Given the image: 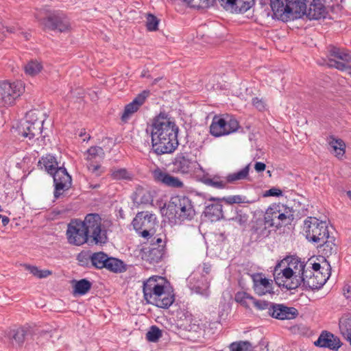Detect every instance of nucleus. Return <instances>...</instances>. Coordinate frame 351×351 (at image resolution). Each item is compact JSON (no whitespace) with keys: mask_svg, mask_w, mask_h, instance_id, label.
<instances>
[{"mask_svg":"<svg viewBox=\"0 0 351 351\" xmlns=\"http://www.w3.org/2000/svg\"><path fill=\"white\" fill-rule=\"evenodd\" d=\"M43 122L38 119L35 111H29L26 113L25 120L21 122L19 132L22 136L32 140L41 134Z\"/></svg>","mask_w":351,"mask_h":351,"instance_id":"obj_10","label":"nucleus"},{"mask_svg":"<svg viewBox=\"0 0 351 351\" xmlns=\"http://www.w3.org/2000/svg\"><path fill=\"white\" fill-rule=\"evenodd\" d=\"M1 219H2V224L3 226H6L10 222L9 217L6 216H2Z\"/></svg>","mask_w":351,"mask_h":351,"instance_id":"obj_64","label":"nucleus"},{"mask_svg":"<svg viewBox=\"0 0 351 351\" xmlns=\"http://www.w3.org/2000/svg\"><path fill=\"white\" fill-rule=\"evenodd\" d=\"M329 67L341 71H348L351 76V53L346 49H341L334 45L328 47Z\"/></svg>","mask_w":351,"mask_h":351,"instance_id":"obj_8","label":"nucleus"},{"mask_svg":"<svg viewBox=\"0 0 351 351\" xmlns=\"http://www.w3.org/2000/svg\"><path fill=\"white\" fill-rule=\"evenodd\" d=\"M334 241V238L328 235V237L322 241L323 244L321 247L323 248L322 251L325 256H328L332 253L336 252V245Z\"/></svg>","mask_w":351,"mask_h":351,"instance_id":"obj_41","label":"nucleus"},{"mask_svg":"<svg viewBox=\"0 0 351 351\" xmlns=\"http://www.w3.org/2000/svg\"><path fill=\"white\" fill-rule=\"evenodd\" d=\"M178 131L176 123L165 113L154 117L145 130L151 137L152 152L158 156L173 153L179 145Z\"/></svg>","mask_w":351,"mask_h":351,"instance_id":"obj_2","label":"nucleus"},{"mask_svg":"<svg viewBox=\"0 0 351 351\" xmlns=\"http://www.w3.org/2000/svg\"><path fill=\"white\" fill-rule=\"evenodd\" d=\"M253 300L254 297L244 291H239L235 295V301L246 308H250Z\"/></svg>","mask_w":351,"mask_h":351,"instance_id":"obj_42","label":"nucleus"},{"mask_svg":"<svg viewBox=\"0 0 351 351\" xmlns=\"http://www.w3.org/2000/svg\"><path fill=\"white\" fill-rule=\"evenodd\" d=\"M306 3L305 13L302 15H306L310 20L326 18L328 12L324 5L325 0H306Z\"/></svg>","mask_w":351,"mask_h":351,"instance_id":"obj_18","label":"nucleus"},{"mask_svg":"<svg viewBox=\"0 0 351 351\" xmlns=\"http://www.w3.org/2000/svg\"><path fill=\"white\" fill-rule=\"evenodd\" d=\"M266 165L262 162H256L254 165V169L258 173L263 172L265 170Z\"/></svg>","mask_w":351,"mask_h":351,"instance_id":"obj_58","label":"nucleus"},{"mask_svg":"<svg viewBox=\"0 0 351 351\" xmlns=\"http://www.w3.org/2000/svg\"><path fill=\"white\" fill-rule=\"evenodd\" d=\"M287 208L283 204H272L265 211L264 219L268 223L269 227H281L282 225L287 224L289 218Z\"/></svg>","mask_w":351,"mask_h":351,"instance_id":"obj_11","label":"nucleus"},{"mask_svg":"<svg viewBox=\"0 0 351 351\" xmlns=\"http://www.w3.org/2000/svg\"><path fill=\"white\" fill-rule=\"evenodd\" d=\"M92 287V283L86 278L75 281L74 292L80 295H85Z\"/></svg>","mask_w":351,"mask_h":351,"instance_id":"obj_37","label":"nucleus"},{"mask_svg":"<svg viewBox=\"0 0 351 351\" xmlns=\"http://www.w3.org/2000/svg\"><path fill=\"white\" fill-rule=\"evenodd\" d=\"M38 166L41 169H45L51 176L59 168L56 158L49 154L46 156H43L39 160Z\"/></svg>","mask_w":351,"mask_h":351,"instance_id":"obj_30","label":"nucleus"},{"mask_svg":"<svg viewBox=\"0 0 351 351\" xmlns=\"http://www.w3.org/2000/svg\"><path fill=\"white\" fill-rule=\"evenodd\" d=\"M66 235L68 243L76 246L84 243L104 245L108 240V230L97 213H88L84 220L71 219L68 223Z\"/></svg>","mask_w":351,"mask_h":351,"instance_id":"obj_1","label":"nucleus"},{"mask_svg":"<svg viewBox=\"0 0 351 351\" xmlns=\"http://www.w3.org/2000/svg\"><path fill=\"white\" fill-rule=\"evenodd\" d=\"M327 142L332 148L335 156L340 158L343 156L346 153V143L341 138H337L333 135H330L327 138Z\"/></svg>","mask_w":351,"mask_h":351,"instance_id":"obj_29","label":"nucleus"},{"mask_svg":"<svg viewBox=\"0 0 351 351\" xmlns=\"http://www.w3.org/2000/svg\"><path fill=\"white\" fill-rule=\"evenodd\" d=\"M339 330L341 335L345 337L351 334V315L343 316L339 322Z\"/></svg>","mask_w":351,"mask_h":351,"instance_id":"obj_36","label":"nucleus"},{"mask_svg":"<svg viewBox=\"0 0 351 351\" xmlns=\"http://www.w3.org/2000/svg\"><path fill=\"white\" fill-rule=\"evenodd\" d=\"M152 247H161L165 249V241L162 237H154L152 240Z\"/></svg>","mask_w":351,"mask_h":351,"instance_id":"obj_56","label":"nucleus"},{"mask_svg":"<svg viewBox=\"0 0 351 351\" xmlns=\"http://www.w3.org/2000/svg\"><path fill=\"white\" fill-rule=\"evenodd\" d=\"M44 27L50 30H58L60 32L68 30L70 23L66 15L62 12H54L43 20Z\"/></svg>","mask_w":351,"mask_h":351,"instance_id":"obj_16","label":"nucleus"},{"mask_svg":"<svg viewBox=\"0 0 351 351\" xmlns=\"http://www.w3.org/2000/svg\"><path fill=\"white\" fill-rule=\"evenodd\" d=\"M161 336V330L156 326H152L146 333V339L149 342H156Z\"/></svg>","mask_w":351,"mask_h":351,"instance_id":"obj_47","label":"nucleus"},{"mask_svg":"<svg viewBox=\"0 0 351 351\" xmlns=\"http://www.w3.org/2000/svg\"><path fill=\"white\" fill-rule=\"evenodd\" d=\"M250 167V165L248 164L245 167H243L242 169H241L237 172H234V173L228 174L226 176V180H227L228 183H234L236 181L248 179Z\"/></svg>","mask_w":351,"mask_h":351,"instance_id":"obj_33","label":"nucleus"},{"mask_svg":"<svg viewBox=\"0 0 351 351\" xmlns=\"http://www.w3.org/2000/svg\"><path fill=\"white\" fill-rule=\"evenodd\" d=\"M149 95V90H143L128 104L125 105L123 112L121 116V121L127 123L140 108L144 104L146 99Z\"/></svg>","mask_w":351,"mask_h":351,"instance_id":"obj_19","label":"nucleus"},{"mask_svg":"<svg viewBox=\"0 0 351 351\" xmlns=\"http://www.w3.org/2000/svg\"><path fill=\"white\" fill-rule=\"evenodd\" d=\"M132 224L134 229L141 237L149 239L155 232L156 215L149 211L138 212L133 219Z\"/></svg>","mask_w":351,"mask_h":351,"instance_id":"obj_9","label":"nucleus"},{"mask_svg":"<svg viewBox=\"0 0 351 351\" xmlns=\"http://www.w3.org/2000/svg\"><path fill=\"white\" fill-rule=\"evenodd\" d=\"M252 304L258 311L267 309L269 311L270 307L272 306L273 302H270L263 300H256L254 298Z\"/></svg>","mask_w":351,"mask_h":351,"instance_id":"obj_50","label":"nucleus"},{"mask_svg":"<svg viewBox=\"0 0 351 351\" xmlns=\"http://www.w3.org/2000/svg\"><path fill=\"white\" fill-rule=\"evenodd\" d=\"M25 268L26 270L29 271L33 276L38 278H44L51 274V271L49 270H40L36 266L25 265Z\"/></svg>","mask_w":351,"mask_h":351,"instance_id":"obj_46","label":"nucleus"},{"mask_svg":"<svg viewBox=\"0 0 351 351\" xmlns=\"http://www.w3.org/2000/svg\"><path fill=\"white\" fill-rule=\"evenodd\" d=\"M174 300V295L167 291L165 286L162 290L161 294H158L151 304L162 308H168Z\"/></svg>","mask_w":351,"mask_h":351,"instance_id":"obj_28","label":"nucleus"},{"mask_svg":"<svg viewBox=\"0 0 351 351\" xmlns=\"http://www.w3.org/2000/svg\"><path fill=\"white\" fill-rule=\"evenodd\" d=\"M268 313L271 317L277 319H293L298 316V311L294 307H289L283 304L273 303Z\"/></svg>","mask_w":351,"mask_h":351,"instance_id":"obj_20","label":"nucleus"},{"mask_svg":"<svg viewBox=\"0 0 351 351\" xmlns=\"http://www.w3.org/2000/svg\"><path fill=\"white\" fill-rule=\"evenodd\" d=\"M282 195V191L276 187H272L269 190L265 191L263 194V197H280Z\"/></svg>","mask_w":351,"mask_h":351,"instance_id":"obj_55","label":"nucleus"},{"mask_svg":"<svg viewBox=\"0 0 351 351\" xmlns=\"http://www.w3.org/2000/svg\"><path fill=\"white\" fill-rule=\"evenodd\" d=\"M25 90L21 81L10 82L8 80L0 82V95L4 104L12 106Z\"/></svg>","mask_w":351,"mask_h":351,"instance_id":"obj_12","label":"nucleus"},{"mask_svg":"<svg viewBox=\"0 0 351 351\" xmlns=\"http://www.w3.org/2000/svg\"><path fill=\"white\" fill-rule=\"evenodd\" d=\"M270 227L264 218H258L252 221L250 226V238L254 241H261L270 234Z\"/></svg>","mask_w":351,"mask_h":351,"instance_id":"obj_21","label":"nucleus"},{"mask_svg":"<svg viewBox=\"0 0 351 351\" xmlns=\"http://www.w3.org/2000/svg\"><path fill=\"white\" fill-rule=\"evenodd\" d=\"M195 210L191 199L184 195H177L171 197L167 215L169 218L180 221H191L195 216Z\"/></svg>","mask_w":351,"mask_h":351,"instance_id":"obj_4","label":"nucleus"},{"mask_svg":"<svg viewBox=\"0 0 351 351\" xmlns=\"http://www.w3.org/2000/svg\"><path fill=\"white\" fill-rule=\"evenodd\" d=\"M253 288L256 294L263 295L272 292V281L269 280L262 273L252 275Z\"/></svg>","mask_w":351,"mask_h":351,"instance_id":"obj_23","label":"nucleus"},{"mask_svg":"<svg viewBox=\"0 0 351 351\" xmlns=\"http://www.w3.org/2000/svg\"><path fill=\"white\" fill-rule=\"evenodd\" d=\"M189 287L191 291L208 298L210 296V282L204 276H201V280H196L195 277L191 278Z\"/></svg>","mask_w":351,"mask_h":351,"instance_id":"obj_24","label":"nucleus"},{"mask_svg":"<svg viewBox=\"0 0 351 351\" xmlns=\"http://www.w3.org/2000/svg\"><path fill=\"white\" fill-rule=\"evenodd\" d=\"M306 0H270L273 18L287 21L291 16L297 17L305 13Z\"/></svg>","mask_w":351,"mask_h":351,"instance_id":"obj_3","label":"nucleus"},{"mask_svg":"<svg viewBox=\"0 0 351 351\" xmlns=\"http://www.w3.org/2000/svg\"><path fill=\"white\" fill-rule=\"evenodd\" d=\"M230 351H252V346L247 341H235L230 344Z\"/></svg>","mask_w":351,"mask_h":351,"instance_id":"obj_43","label":"nucleus"},{"mask_svg":"<svg viewBox=\"0 0 351 351\" xmlns=\"http://www.w3.org/2000/svg\"><path fill=\"white\" fill-rule=\"evenodd\" d=\"M77 260L80 263L81 265L84 266L88 264V262L90 260V256L88 258H87V257H86V255L80 254L77 256Z\"/></svg>","mask_w":351,"mask_h":351,"instance_id":"obj_59","label":"nucleus"},{"mask_svg":"<svg viewBox=\"0 0 351 351\" xmlns=\"http://www.w3.org/2000/svg\"><path fill=\"white\" fill-rule=\"evenodd\" d=\"M165 254V249L161 247H152L147 252H145L143 258L149 263H157L160 262Z\"/></svg>","mask_w":351,"mask_h":351,"instance_id":"obj_31","label":"nucleus"},{"mask_svg":"<svg viewBox=\"0 0 351 351\" xmlns=\"http://www.w3.org/2000/svg\"><path fill=\"white\" fill-rule=\"evenodd\" d=\"M298 272V270H295V274L291 280H282V283L280 281V278H279V276L280 273H278L277 275L274 274V280L280 287L282 286L288 290L295 289L300 285H303V281L304 280L303 277L300 276Z\"/></svg>","mask_w":351,"mask_h":351,"instance_id":"obj_25","label":"nucleus"},{"mask_svg":"<svg viewBox=\"0 0 351 351\" xmlns=\"http://www.w3.org/2000/svg\"><path fill=\"white\" fill-rule=\"evenodd\" d=\"M110 176L113 180H132L133 175L129 172L125 168H120L111 170Z\"/></svg>","mask_w":351,"mask_h":351,"instance_id":"obj_39","label":"nucleus"},{"mask_svg":"<svg viewBox=\"0 0 351 351\" xmlns=\"http://www.w3.org/2000/svg\"><path fill=\"white\" fill-rule=\"evenodd\" d=\"M188 6L197 9H205L210 7L215 0H182Z\"/></svg>","mask_w":351,"mask_h":351,"instance_id":"obj_40","label":"nucleus"},{"mask_svg":"<svg viewBox=\"0 0 351 351\" xmlns=\"http://www.w3.org/2000/svg\"><path fill=\"white\" fill-rule=\"evenodd\" d=\"M86 167L88 171L96 177L101 176L105 172V169L101 165V162H86Z\"/></svg>","mask_w":351,"mask_h":351,"instance_id":"obj_45","label":"nucleus"},{"mask_svg":"<svg viewBox=\"0 0 351 351\" xmlns=\"http://www.w3.org/2000/svg\"><path fill=\"white\" fill-rule=\"evenodd\" d=\"M132 199L137 204H147L153 202L150 191L141 186H138L132 195Z\"/></svg>","mask_w":351,"mask_h":351,"instance_id":"obj_27","label":"nucleus"},{"mask_svg":"<svg viewBox=\"0 0 351 351\" xmlns=\"http://www.w3.org/2000/svg\"><path fill=\"white\" fill-rule=\"evenodd\" d=\"M210 201H217L208 205L205 210V216L208 217L211 221H217L223 217L222 204L219 202V198L211 197Z\"/></svg>","mask_w":351,"mask_h":351,"instance_id":"obj_26","label":"nucleus"},{"mask_svg":"<svg viewBox=\"0 0 351 351\" xmlns=\"http://www.w3.org/2000/svg\"><path fill=\"white\" fill-rule=\"evenodd\" d=\"M239 127V121L232 115H215L210 126V132L213 136L219 137L237 132Z\"/></svg>","mask_w":351,"mask_h":351,"instance_id":"obj_6","label":"nucleus"},{"mask_svg":"<svg viewBox=\"0 0 351 351\" xmlns=\"http://www.w3.org/2000/svg\"><path fill=\"white\" fill-rule=\"evenodd\" d=\"M210 179L214 182H226V177L223 179L221 176L219 175H214L213 176H210Z\"/></svg>","mask_w":351,"mask_h":351,"instance_id":"obj_61","label":"nucleus"},{"mask_svg":"<svg viewBox=\"0 0 351 351\" xmlns=\"http://www.w3.org/2000/svg\"><path fill=\"white\" fill-rule=\"evenodd\" d=\"M154 180L162 185L174 189H182L184 182L178 177L171 176L165 169L156 167L151 171Z\"/></svg>","mask_w":351,"mask_h":351,"instance_id":"obj_17","label":"nucleus"},{"mask_svg":"<svg viewBox=\"0 0 351 351\" xmlns=\"http://www.w3.org/2000/svg\"><path fill=\"white\" fill-rule=\"evenodd\" d=\"M311 268H312L315 271L317 272L321 268V265L319 263H314L311 264Z\"/></svg>","mask_w":351,"mask_h":351,"instance_id":"obj_63","label":"nucleus"},{"mask_svg":"<svg viewBox=\"0 0 351 351\" xmlns=\"http://www.w3.org/2000/svg\"><path fill=\"white\" fill-rule=\"evenodd\" d=\"M106 269L113 272H121L124 269L123 263L115 258L108 257L106 262Z\"/></svg>","mask_w":351,"mask_h":351,"instance_id":"obj_38","label":"nucleus"},{"mask_svg":"<svg viewBox=\"0 0 351 351\" xmlns=\"http://www.w3.org/2000/svg\"><path fill=\"white\" fill-rule=\"evenodd\" d=\"M146 27L147 29L151 32L158 29L159 20L152 14H148L146 18Z\"/></svg>","mask_w":351,"mask_h":351,"instance_id":"obj_48","label":"nucleus"},{"mask_svg":"<svg viewBox=\"0 0 351 351\" xmlns=\"http://www.w3.org/2000/svg\"><path fill=\"white\" fill-rule=\"evenodd\" d=\"M253 106L260 112H264L267 109L265 101L263 99L254 97L252 99Z\"/></svg>","mask_w":351,"mask_h":351,"instance_id":"obj_52","label":"nucleus"},{"mask_svg":"<svg viewBox=\"0 0 351 351\" xmlns=\"http://www.w3.org/2000/svg\"><path fill=\"white\" fill-rule=\"evenodd\" d=\"M166 283L165 278L158 276H153L143 282V298L147 304H152L158 294H161Z\"/></svg>","mask_w":351,"mask_h":351,"instance_id":"obj_13","label":"nucleus"},{"mask_svg":"<svg viewBox=\"0 0 351 351\" xmlns=\"http://www.w3.org/2000/svg\"><path fill=\"white\" fill-rule=\"evenodd\" d=\"M314 344L321 348H327L332 350H338L342 343L340 339L328 331H323Z\"/></svg>","mask_w":351,"mask_h":351,"instance_id":"obj_22","label":"nucleus"},{"mask_svg":"<svg viewBox=\"0 0 351 351\" xmlns=\"http://www.w3.org/2000/svg\"><path fill=\"white\" fill-rule=\"evenodd\" d=\"M294 266H295V265H289V267L287 268H285L282 271V276H279V278H280V281L282 283V280H291V277L295 274Z\"/></svg>","mask_w":351,"mask_h":351,"instance_id":"obj_51","label":"nucleus"},{"mask_svg":"<svg viewBox=\"0 0 351 351\" xmlns=\"http://www.w3.org/2000/svg\"><path fill=\"white\" fill-rule=\"evenodd\" d=\"M212 266L208 263H204L202 265V276L209 274L211 271Z\"/></svg>","mask_w":351,"mask_h":351,"instance_id":"obj_57","label":"nucleus"},{"mask_svg":"<svg viewBox=\"0 0 351 351\" xmlns=\"http://www.w3.org/2000/svg\"><path fill=\"white\" fill-rule=\"evenodd\" d=\"M53 179V197L55 199L63 196L64 193L69 190L72 186L71 176L68 173L66 169L60 167L51 175Z\"/></svg>","mask_w":351,"mask_h":351,"instance_id":"obj_14","label":"nucleus"},{"mask_svg":"<svg viewBox=\"0 0 351 351\" xmlns=\"http://www.w3.org/2000/svg\"><path fill=\"white\" fill-rule=\"evenodd\" d=\"M249 215L242 210L237 211L236 215L232 218V220L239 225L245 226L248 221Z\"/></svg>","mask_w":351,"mask_h":351,"instance_id":"obj_49","label":"nucleus"},{"mask_svg":"<svg viewBox=\"0 0 351 351\" xmlns=\"http://www.w3.org/2000/svg\"><path fill=\"white\" fill-rule=\"evenodd\" d=\"M141 77L144 78H151V75L149 74V71L147 69H143L141 74Z\"/></svg>","mask_w":351,"mask_h":351,"instance_id":"obj_62","label":"nucleus"},{"mask_svg":"<svg viewBox=\"0 0 351 351\" xmlns=\"http://www.w3.org/2000/svg\"><path fill=\"white\" fill-rule=\"evenodd\" d=\"M286 261L289 265H293L295 270H298V274L300 276L303 277V286L310 289H318L324 286L326 282L328 276L321 280H317V278L319 277V273L315 275L313 271L310 269H306V264L302 262L298 257L290 256L287 257Z\"/></svg>","mask_w":351,"mask_h":351,"instance_id":"obj_5","label":"nucleus"},{"mask_svg":"<svg viewBox=\"0 0 351 351\" xmlns=\"http://www.w3.org/2000/svg\"><path fill=\"white\" fill-rule=\"evenodd\" d=\"M200 167L197 160L189 158L186 153H178L172 161V171L180 174H189Z\"/></svg>","mask_w":351,"mask_h":351,"instance_id":"obj_15","label":"nucleus"},{"mask_svg":"<svg viewBox=\"0 0 351 351\" xmlns=\"http://www.w3.org/2000/svg\"><path fill=\"white\" fill-rule=\"evenodd\" d=\"M86 180L88 183V189H99L101 186V184L99 182L93 183L88 178Z\"/></svg>","mask_w":351,"mask_h":351,"instance_id":"obj_60","label":"nucleus"},{"mask_svg":"<svg viewBox=\"0 0 351 351\" xmlns=\"http://www.w3.org/2000/svg\"><path fill=\"white\" fill-rule=\"evenodd\" d=\"M43 69L42 63L36 60L29 61L24 66L25 73L31 76L38 75Z\"/></svg>","mask_w":351,"mask_h":351,"instance_id":"obj_35","label":"nucleus"},{"mask_svg":"<svg viewBox=\"0 0 351 351\" xmlns=\"http://www.w3.org/2000/svg\"><path fill=\"white\" fill-rule=\"evenodd\" d=\"M108 258V255L103 252H95L90 256V261L95 268L102 269L105 267Z\"/></svg>","mask_w":351,"mask_h":351,"instance_id":"obj_34","label":"nucleus"},{"mask_svg":"<svg viewBox=\"0 0 351 351\" xmlns=\"http://www.w3.org/2000/svg\"><path fill=\"white\" fill-rule=\"evenodd\" d=\"M104 155V152L101 147L93 146L86 151V160L87 162H101Z\"/></svg>","mask_w":351,"mask_h":351,"instance_id":"obj_32","label":"nucleus"},{"mask_svg":"<svg viewBox=\"0 0 351 351\" xmlns=\"http://www.w3.org/2000/svg\"><path fill=\"white\" fill-rule=\"evenodd\" d=\"M232 203H236V204L245 203V204H253V203H255L256 202H257L258 200V198L250 199L245 196L234 195L232 197Z\"/></svg>","mask_w":351,"mask_h":351,"instance_id":"obj_53","label":"nucleus"},{"mask_svg":"<svg viewBox=\"0 0 351 351\" xmlns=\"http://www.w3.org/2000/svg\"><path fill=\"white\" fill-rule=\"evenodd\" d=\"M303 231L306 239L313 243L324 241L329 234L326 222L312 217L304 220Z\"/></svg>","mask_w":351,"mask_h":351,"instance_id":"obj_7","label":"nucleus"},{"mask_svg":"<svg viewBox=\"0 0 351 351\" xmlns=\"http://www.w3.org/2000/svg\"><path fill=\"white\" fill-rule=\"evenodd\" d=\"M201 181L204 184L212 186L217 189H223L227 187L228 182H214L210 179V176L208 173L203 175Z\"/></svg>","mask_w":351,"mask_h":351,"instance_id":"obj_44","label":"nucleus"},{"mask_svg":"<svg viewBox=\"0 0 351 351\" xmlns=\"http://www.w3.org/2000/svg\"><path fill=\"white\" fill-rule=\"evenodd\" d=\"M25 331L23 329L20 328L14 331L12 338L13 340H14L15 342L20 346L25 341Z\"/></svg>","mask_w":351,"mask_h":351,"instance_id":"obj_54","label":"nucleus"}]
</instances>
